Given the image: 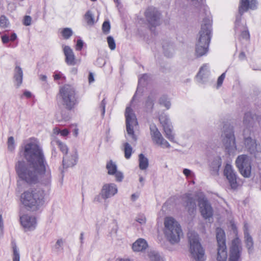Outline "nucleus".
I'll return each instance as SVG.
<instances>
[{
  "mask_svg": "<svg viewBox=\"0 0 261 261\" xmlns=\"http://www.w3.org/2000/svg\"><path fill=\"white\" fill-rule=\"evenodd\" d=\"M62 48L64 54L65 56V62L68 65H74L75 64V57L72 49L67 45H63Z\"/></svg>",
  "mask_w": 261,
  "mask_h": 261,
  "instance_id": "obj_23",
  "label": "nucleus"
},
{
  "mask_svg": "<svg viewBox=\"0 0 261 261\" xmlns=\"http://www.w3.org/2000/svg\"><path fill=\"white\" fill-rule=\"evenodd\" d=\"M183 200L186 202V208L190 215H193L196 211V204L195 199L191 194H186L183 196Z\"/></svg>",
  "mask_w": 261,
  "mask_h": 261,
  "instance_id": "obj_22",
  "label": "nucleus"
},
{
  "mask_svg": "<svg viewBox=\"0 0 261 261\" xmlns=\"http://www.w3.org/2000/svg\"><path fill=\"white\" fill-rule=\"evenodd\" d=\"M60 33L65 39H68L73 34V31L71 28H65L61 30Z\"/></svg>",
  "mask_w": 261,
  "mask_h": 261,
  "instance_id": "obj_37",
  "label": "nucleus"
},
{
  "mask_svg": "<svg viewBox=\"0 0 261 261\" xmlns=\"http://www.w3.org/2000/svg\"><path fill=\"white\" fill-rule=\"evenodd\" d=\"M198 205L201 215L205 219H208L213 215V209L207 199L201 195L198 199Z\"/></svg>",
  "mask_w": 261,
  "mask_h": 261,
  "instance_id": "obj_15",
  "label": "nucleus"
},
{
  "mask_svg": "<svg viewBox=\"0 0 261 261\" xmlns=\"http://www.w3.org/2000/svg\"><path fill=\"white\" fill-rule=\"evenodd\" d=\"M224 174L228 180L231 188H237L238 187L237 174L231 165L227 164L225 165L224 170Z\"/></svg>",
  "mask_w": 261,
  "mask_h": 261,
  "instance_id": "obj_18",
  "label": "nucleus"
},
{
  "mask_svg": "<svg viewBox=\"0 0 261 261\" xmlns=\"http://www.w3.org/2000/svg\"><path fill=\"white\" fill-rule=\"evenodd\" d=\"M122 150L124 153L125 158L126 159H130L133 152V148L131 145L128 142L123 143Z\"/></svg>",
  "mask_w": 261,
  "mask_h": 261,
  "instance_id": "obj_32",
  "label": "nucleus"
},
{
  "mask_svg": "<svg viewBox=\"0 0 261 261\" xmlns=\"http://www.w3.org/2000/svg\"><path fill=\"white\" fill-rule=\"evenodd\" d=\"M246 130H244V144L246 149L251 154L256 157L258 153L261 152V147L256 143V140L251 137L246 136Z\"/></svg>",
  "mask_w": 261,
  "mask_h": 261,
  "instance_id": "obj_14",
  "label": "nucleus"
},
{
  "mask_svg": "<svg viewBox=\"0 0 261 261\" xmlns=\"http://www.w3.org/2000/svg\"><path fill=\"white\" fill-rule=\"evenodd\" d=\"M210 67L208 64H203L200 68L199 71L197 74V77L202 79L208 76L210 73Z\"/></svg>",
  "mask_w": 261,
  "mask_h": 261,
  "instance_id": "obj_31",
  "label": "nucleus"
},
{
  "mask_svg": "<svg viewBox=\"0 0 261 261\" xmlns=\"http://www.w3.org/2000/svg\"><path fill=\"white\" fill-rule=\"evenodd\" d=\"M110 23L109 21H105L102 24V30L103 32L108 34L110 32Z\"/></svg>",
  "mask_w": 261,
  "mask_h": 261,
  "instance_id": "obj_48",
  "label": "nucleus"
},
{
  "mask_svg": "<svg viewBox=\"0 0 261 261\" xmlns=\"http://www.w3.org/2000/svg\"><path fill=\"white\" fill-rule=\"evenodd\" d=\"M106 105V102L105 101V99H103L102 100L101 104H100V108L101 109V115L102 116H104L105 113Z\"/></svg>",
  "mask_w": 261,
  "mask_h": 261,
  "instance_id": "obj_55",
  "label": "nucleus"
},
{
  "mask_svg": "<svg viewBox=\"0 0 261 261\" xmlns=\"http://www.w3.org/2000/svg\"><path fill=\"white\" fill-rule=\"evenodd\" d=\"M216 238L218 244L217 261H226L227 253L226 251L225 234L224 230L221 228H217Z\"/></svg>",
  "mask_w": 261,
  "mask_h": 261,
  "instance_id": "obj_7",
  "label": "nucleus"
},
{
  "mask_svg": "<svg viewBox=\"0 0 261 261\" xmlns=\"http://www.w3.org/2000/svg\"><path fill=\"white\" fill-rule=\"evenodd\" d=\"M221 159L219 156L215 158L211 162L210 167L213 175H218L220 167L221 166Z\"/></svg>",
  "mask_w": 261,
  "mask_h": 261,
  "instance_id": "obj_26",
  "label": "nucleus"
},
{
  "mask_svg": "<svg viewBox=\"0 0 261 261\" xmlns=\"http://www.w3.org/2000/svg\"><path fill=\"white\" fill-rule=\"evenodd\" d=\"M88 80H89V83L90 84L92 83V82H93L94 81V75H93V73L91 72H90L89 73V77H88Z\"/></svg>",
  "mask_w": 261,
  "mask_h": 261,
  "instance_id": "obj_57",
  "label": "nucleus"
},
{
  "mask_svg": "<svg viewBox=\"0 0 261 261\" xmlns=\"http://www.w3.org/2000/svg\"><path fill=\"white\" fill-rule=\"evenodd\" d=\"M2 41L3 43L6 44L9 42H13L17 39V35L13 33L3 35L2 37Z\"/></svg>",
  "mask_w": 261,
  "mask_h": 261,
  "instance_id": "obj_35",
  "label": "nucleus"
},
{
  "mask_svg": "<svg viewBox=\"0 0 261 261\" xmlns=\"http://www.w3.org/2000/svg\"><path fill=\"white\" fill-rule=\"evenodd\" d=\"M222 141L225 149L229 154H233L237 150L236 138L233 130L229 128L224 131L222 135Z\"/></svg>",
  "mask_w": 261,
  "mask_h": 261,
  "instance_id": "obj_10",
  "label": "nucleus"
},
{
  "mask_svg": "<svg viewBox=\"0 0 261 261\" xmlns=\"http://www.w3.org/2000/svg\"><path fill=\"white\" fill-rule=\"evenodd\" d=\"M8 20L4 16H1V28L6 27L8 24Z\"/></svg>",
  "mask_w": 261,
  "mask_h": 261,
  "instance_id": "obj_53",
  "label": "nucleus"
},
{
  "mask_svg": "<svg viewBox=\"0 0 261 261\" xmlns=\"http://www.w3.org/2000/svg\"><path fill=\"white\" fill-rule=\"evenodd\" d=\"M139 168L141 170H145L148 166V160L143 154L139 155Z\"/></svg>",
  "mask_w": 261,
  "mask_h": 261,
  "instance_id": "obj_33",
  "label": "nucleus"
},
{
  "mask_svg": "<svg viewBox=\"0 0 261 261\" xmlns=\"http://www.w3.org/2000/svg\"><path fill=\"white\" fill-rule=\"evenodd\" d=\"M69 132L67 129H63L61 130L60 136L62 137H66L69 134Z\"/></svg>",
  "mask_w": 261,
  "mask_h": 261,
  "instance_id": "obj_56",
  "label": "nucleus"
},
{
  "mask_svg": "<svg viewBox=\"0 0 261 261\" xmlns=\"http://www.w3.org/2000/svg\"><path fill=\"white\" fill-rule=\"evenodd\" d=\"M257 3L256 0H241L239 6V13L242 15L249 9L254 10L257 8Z\"/></svg>",
  "mask_w": 261,
  "mask_h": 261,
  "instance_id": "obj_21",
  "label": "nucleus"
},
{
  "mask_svg": "<svg viewBox=\"0 0 261 261\" xmlns=\"http://www.w3.org/2000/svg\"><path fill=\"white\" fill-rule=\"evenodd\" d=\"M64 240L62 239H58L54 245V249L56 251H59L63 249Z\"/></svg>",
  "mask_w": 261,
  "mask_h": 261,
  "instance_id": "obj_42",
  "label": "nucleus"
},
{
  "mask_svg": "<svg viewBox=\"0 0 261 261\" xmlns=\"http://www.w3.org/2000/svg\"><path fill=\"white\" fill-rule=\"evenodd\" d=\"M85 19L89 25H92L94 24L95 20L94 15L91 11H88L85 14Z\"/></svg>",
  "mask_w": 261,
  "mask_h": 261,
  "instance_id": "obj_38",
  "label": "nucleus"
},
{
  "mask_svg": "<svg viewBox=\"0 0 261 261\" xmlns=\"http://www.w3.org/2000/svg\"><path fill=\"white\" fill-rule=\"evenodd\" d=\"M239 21H240V20L239 19H237V21H236V32H237L238 31H239V29L238 27V25H239Z\"/></svg>",
  "mask_w": 261,
  "mask_h": 261,
  "instance_id": "obj_62",
  "label": "nucleus"
},
{
  "mask_svg": "<svg viewBox=\"0 0 261 261\" xmlns=\"http://www.w3.org/2000/svg\"><path fill=\"white\" fill-rule=\"evenodd\" d=\"M159 120L162 124L163 128L172 125L169 116L166 114H162L159 117Z\"/></svg>",
  "mask_w": 261,
  "mask_h": 261,
  "instance_id": "obj_36",
  "label": "nucleus"
},
{
  "mask_svg": "<svg viewBox=\"0 0 261 261\" xmlns=\"http://www.w3.org/2000/svg\"><path fill=\"white\" fill-rule=\"evenodd\" d=\"M8 148L10 151H13L15 149V142L13 137H10L8 139Z\"/></svg>",
  "mask_w": 261,
  "mask_h": 261,
  "instance_id": "obj_44",
  "label": "nucleus"
},
{
  "mask_svg": "<svg viewBox=\"0 0 261 261\" xmlns=\"http://www.w3.org/2000/svg\"><path fill=\"white\" fill-rule=\"evenodd\" d=\"M155 98L153 96H149L146 102L145 107L147 110H151L153 106Z\"/></svg>",
  "mask_w": 261,
  "mask_h": 261,
  "instance_id": "obj_41",
  "label": "nucleus"
},
{
  "mask_svg": "<svg viewBox=\"0 0 261 261\" xmlns=\"http://www.w3.org/2000/svg\"><path fill=\"white\" fill-rule=\"evenodd\" d=\"M253 121L254 116L251 112H248L245 114L243 119V123L245 126H251L253 124Z\"/></svg>",
  "mask_w": 261,
  "mask_h": 261,
  "instance_id": "obj_34",
  "label": "nucleus"
},
{
  "mask_svg": "<svg viewBox=\"0 0 261 261\" xmlns=\"http://www.w3.org/2000/svg\"><path fill=\"white\" fill-rule=\"evenodd\" d=\"M78 154L76 150H73L69 153L65 154L63 156V166L68 168L74 166L77 161Z\"/></svg>",
  "mask_w": 261,
  "mask_h": 261,
  "instance_id": "obj_20",
  "label": "nucleus"
},
{
  "mask_svg": "<svg viewBox=\"0 0 261 261\" xmlns=\"http://www.w3.org/2000/svg\"><path fill=\"white\" fill-rule=\"evenodd\" d=\"M139 197V194L134 193L131 196V199L133 201H135Z\"/></svg>",
  "mask_w": 261,
  "mask_h": 261,
  "instance_id": "obj_60",
  "label": "nucleus"
},
{
  "mask_svg": "<svg viewBox=\"0 0 261 261\" xmlns=\"http://www.w3.org/2000/svg\"><path fill=\"white\" fill-rule=\"evenodd\" d=\"M146 18L148 22L152 26L160 24V13L154 8H148L145 12Z\"/></svg>",
  "mask_w": 261,
  "mask_h": 261,
  "instance_id": "obj_17",
  "label": "nucleus"
},
{
  "mask_svg": "<svg viewBox=\"0 0 261 261\" xmlns=\"http://www.w3.org/2000/svg\"><path fill=\"white\" fill-rule=\"evenodd\" d=\"M14 83L17 87L22 84L23 79V70L18 64H16L14 69Z\"/></svg>",
  "mask_w": 261,
  "mask_h": 261,
  "instance_id": "obj_24",
  "label": "nucleus"
},
{
  "mask_svg": "<svg viewBox=\"0 0 261 261\" xmlns=\"http://www.w3.org/2000/svg\"><path fill=\"white\" fill-rule=\"evenodd\" d=\"M51 144L53 147H54L55 146H57L63 154H66L68 153V149L67 145L57 138H54L51 141Z\"/></svg>",
  "mask_w": 261,
  "mask_h": 261,
  "instance_id": "obj_27",
  "label": "nucleus"
},
{
  "mask_svg": "<svg viewBox=\"0 0 261 261\" xmlns=\"http://www.w3.org/2000/svg\"><path fill=\"white\" fill-rule=\"evenodd\" d=\"M23 95L28 97V98H29L31 96V93L29 91H24V93H23Z\"/></svg>",
  "mask_w": 261,
  "mask_h": 261,
  "instance_id": "obj_61",
  "label": "nucleus"
},
{
  "mask_svg": "<svg viewBox=\"0 0 261 261\" xmlns=\"http://www.w3.org/2000/svg\"><path fill=\"white\" fill-rule=\"evenodd\" d=\"M107 42L109 48L111 50H114L116 48L115 41L112 36H108L107 37Z\"/></svg>",
  "mask_w": 261,
  "mask_h": 261,
  "instance_id": "obj_43",
  "label": "nucleus"
},
{
  "mask_svg": "<svg viewBox=\"0 0 261 261\" xmlns=\"http://www.w3.org/2000/svg\"><path fill=\"white\" fill-rule=\"evenodd\" d=\"M106 168L108 173L109 175H114L116 181L121 182L122 181L124 176L122 172L117 170V167L115 163L110 161L107 163Z\"/></svg>",
  "mask_w": 261,
  "mask_h": 261,
  "instance_id": "obj_19",
  "label": "nucleus"
},
{
  "mask_svg": "<svg viewBox=\"0 0 261 261\" xmlns=\"http://www.w3.org/2000/svg\"><path fill=\"white\" fill-rule=\"evenodd\" d=\"M13 255L12 260L13 261H20V253L18 249L17 246L14 245L13 246Z\"/></svg>",
  "mask_w": 261,
  "mask_h": 261,
  "instance_id": "obj_40",
  "label": "nucleus"
},
{
  "mask_svg": "<svg viewBox=\"0 0 261 261\" xmlns=\"http://www.w3.org/2000/svg\"><path fill=\"white\" fill-rule=\"evenodd\" d=\"M148 75L146 74H144L142 75L141 77H140L139 79V85H141L144 84V83L148 79Z\"/></svg>",
  "mask_w": 261,
  "mask_h": 261,
  "instance_id": "obj_52",
  "label": "nucleus"
},
{
  "mask_svg": "<svg viewBox=\"0 0 261 261\" xmlns=\"http://www.w3.org/2000/svg\"><path fill=\"white\" fill-rule=\"evenodd\" d=\"M32 22V18L30 16H25L23 19V24L26 26L31 25Z\"/></svg>",
  "mask_w": 261,
  "mask_h": 261,
  "instance_id": "obj_51",
  "label": "nucleus"
},
{
  "mask_svg": "<svg viewBox=\"0 0 261 261\" xmlns=\"http://www.w3.org/2000/svg\"><path fill=\"white\" fill-rule=\"evenodd\" d=\"M250 35L248 31L243 27V29L241 34V37L243 39L248 40L249 38Z\"/></svg>",
  "mask_w": 261,
  "mask_h": 261,
  "instance_id": "obj_47",
  "label": "nucleus"
},
{
  "mask_svg": "<svg viewBox=\"0 0 261 261\" xmlns=\"http://www.w3.org/2000/svg\"><path fill=\"white\" fill-rule=\"evenodd\" d=\"M45 195L44 190L37 188L23 193L20 197V201L25 206L36 210L44 204Z\"/></svg>",
  "mask_w": 261,
  "mask_h": 261,
  "instance_id": "obj_3",
  "label": "nucleus"
},
{
  "mask_svg": "<svg viewBox=\"0 0 261 261\" xmlns=\"http://www.w3.org/2000/svg\"><path fill=\"white\" fill-rule=\"evenodd\" d=\"M245 241L249 253L252 252L253 250V241L252 237L249 235L247 229L244 230Z\"/></svg>",
  "mask_w": 261,
  "mask_h": 261,
  "instance_id": "obj_29",
  "label": "nucleus"
},
{
  "mask_svg": "<svg viewBox=\"0 0 261 261\" xmlns=\"http://www.w3.org/2000/svg\"><path fill=\"white\" fill-rule=\"evenodd\" d=\"M166 137L171 142L176 143L175 134L173 132V126L170 125L163 128Z\"/></svg>",
  "mask_w": 261,
  "mask_h": 261,
  "instance_id": "obj_28",
  "label": "nucleus"
},
{
  "mask_svg": "<svg viewBox=\"0 0 261 261\" xmlns=\"http://www.w3.org/2000/svg\"><path fill=\"white\" fill-rule=\"evenodd\" d=\"M20 223L25 231H33L37 227V222L35 216L26 214L20 217Z\"/></svg>",
  "mask_w": 261,
  "mask_h": 261,
  "instance_id": "obj_16",
  "label": "nucleus"
},
{
  "mask_svg": "<svg viewBox=\"0 0 261 261\" xmlns=\"http://www.w3.org/2000/svg\"><path fill=\"white\" fill-rule=\"evenodd\" d=\"M61 129L58 127H56L53 129V133L54 135H60Z\"/></svg>",
  "mask_w": 261,
  "mask_h": 261,
  "instance_id": "obj_59",
  "label": "nucleus"
},
{
  "mask_svg": "<svg viewBox=\"0 0 261 261\" xmlns=\"http://www.w3.org/2000/svg\"><path fill=\"white\" fill-rule=\"evenodd\" d=\"M245 54L243 52L241 53L239 55V59L240 60H243L245 58Z\"/></svg>",
  "mask_w": 261,
  "mask_h": 261,
  "instance_id": "obj_63",
  "label": "nucleus"
},
{
  "mask_svg": "<svg viewBox=\"0 0 261 261\" xmlns=\"http://www.w3.org/2000/svg\"><path fill=\"white\" fill-rule=\"evenodd\" d=\"M183 174L188 178H192L194 177V173L190 169H184L183 170Z\"/></svg>",
  "mask_w": 261,
  "mask_h": 261,
  "instance_id": "obj_46",
  "label": "nucleus"
},
{
  "mask_svg": "<svg viewBox=\"0 0 261 261\" xmlns=\"http://www.w3.org/2000/svg\"><path fill=\"white\" fill-rule=\"evenodd\" d=\"M164 233L167 240L172 244L178 243L183 233L178 222L171 217H167L164 220Z\"/></svg>",
  "mask_w": 261,
  "mask_h": 261,
  "instance_id": "obj_4",
  "label": "nucleus"
},
{
  "mask_svg": "<svg viewBox=\"0 0 261 261\" xmlns=\"http://www.w3.org/2000/svg\"><path fill=\"white\" fill-rule=\"evenodd\" d=\"M136 221L140 224L143 225L146 223V219L144 214H139L137 216Z\"/></svg>",
  "mask_w": 261,
  "mask_h": 261,
  "instance_id": "obj_45",
  "label": "nucleus"
},
{
  "mask_svg": "<svg viewBox=\"0 0 261 261\" xmlns=\"http://www.w3.org/2000/svg\"><path fill=\"white\" fill-rule=\"evenodd\" d=\"M39 78L40 80L43 82H47V76L44 74H40L39 75Z\"/></svg>",
  "mask_w": 261,
  "mask_h": 261,
  "instance_id": "obj_58",
  "label": "nucleus"
},
{
  "mask_svg": "<svg viewBox=\"0 0 261 261\" xmlns=\"http://www.w3.org/2000/svg\"><path fill=\"white\" fill-rule=\"evenodd\" d=\"M118 193V188L114 183H107L104 184L101 189L99 195L94 198V201L100 202V197L104 200L110 198Z\"/></svg>",
  "mask_w": 261,
  "mask_h": 261,
  "instance_id": "obj_12",
  "label": "nucleus"
},
{
  "mask_svg": "<svg viewBox=\"0 0 261 261\" xmlns=\"http://www.w3.org/2000/svg\"><path fill=\"white\" fill-rule=\"evenodd\" d=\"M241 241L239 239L236 238L232 241L230 248L228 261H241Z\"/></svg>",
  "mask_w": 261,
  "mask_h": 261,
  "instance_id": "obj_13",
  "label": "nucleus"
},
{
  "mask_svg": "<svg viewBox=\"0 0 261 261\" xmlns=\"http://www.w3.org/2000/svg\"><path fill=\"white\" fill-rule=\"evenodd\" d=\"M58 98L62 105L67 110H71L77 103L74 88L70 85H65L60 87Z\"/></svg>",
  "mask_w": 261,
  "mask_h": 261,
  "instance_id": "obj_5",
  "label": "nucleus"
},
{
  "mask_svg": "<svg viewBox=\"0 0 261 261\" xmlns=\"http://www.w3.org/2000/svg\"><path fill=\"white\" fill-rule=\"evenodd\" d=\"M83 46V42L82 40L79 39L77 40L76 44V49L77 50H81Z\"/></svg>",
  "mask_w": 261,
  "mask_h": 261,
  "instance_id": "obj_54",
  "label": "nucleus"
},
{
  "mask_svg": "<svg viewBox=\"0 0 261 261\" xmlns=\"http://www.w3.org/2000/svg\"><path fill=\"white\" fill-rule=\"evenodd\" d=\"M188 237L191 257L196 261H204L205 260L204 250L199 242L198 234L194 231H190L188 233Z\"/></svg>",
  "mask_w": 261,
  "mask_h": 261,
  "instance_id": "obj_6",
  "label": "nucleus"
},
{
  "mask_svg": "<svg viewBox=\"0 0 261 261\" xmlns=\"http://www.w3.org/2000/svg\"><path fill=\"white\" fill-rule=\"evenodd\" d=\"M149 128L151 139L155 144L164 148H170V144L164 138L155 124H151L150 125Z\"/></svg>",
  "mask_w": 261,
  "mask_h": 261,
  "instance_id": "obj_11",
  "label": "nucleus"
},
{
  "mask_svg": "<svg viewBox=\"0 0 261 261\" xmlns=\"http://www.w3.org/2000/svg\"><path fill=\"white\" fill-rule=\"evenodd\" d=\"M148 256L152 261H162V258L159 253L154 250H150Z\"/></svg>",
  "mask_w": 261,
  "mask_h": 261,
  "instance_id": "obj_39",
  "label": "nucleus"
},
{
  "mask_svg": "<svg viewBox=\"0 0 261 261\" xmlns=\"http://www.w3.org/2000/svg\"><path fill=\"white\" fill-rule=\"evenodd\" d=\"M159 103L161 107H165L167 110H169L171 106L170 99L166 95H163L160 98Z\"/></svg>",
  "mask_w": 261,
  "mask_h": 261,
  "instance_id": "obj_30",
  "label": "nucleus"
},
{
  "mask_svg": "<svg viewBox=\"0 0 261 261\" xmlns=\"http://www.w3.org/2000/svg\"><path fill=\"white\" fill-rule=\"evenodd\" d=\"M212 36V16L208 10H205L202 18L199 37L196 45L195 54L197 57L205 55L208 51V47Z\"/></svg>",
  "mask_w": 261,
  "mask_h": 261,
  "instance_id": "obj_2",
  "label": "nucleus"
},
{
  "mask_svg": "<svg viewBox=\"0 0 261 261\" xmlns=\"http://www.w3.org/2000/svg\"><path fill=\"white\" fill-rule=\"evenodd\" d=\"M23 154L27 161H19L16 165V171L19 177L32 184L37 182L49 186L51 181V172L39 141L31 138L24 144Z\"/></svg>",
  "mask_w": 261,
  "mask_h": 261,
  "instance_id": "obj_1",
  "label": "nucleus"
},
{
  "mask_svg": "<svg viewBox=\"0 0 261 261\" xmlns=\"http://www.w3.org/2000/svg\"><path fill=\"white\" fill-rule=\"evenodd\" d=\"M236 165L241 175L246 178H248L251 173V161L247 155H239L236 160Z\"/></svg>",
  "mask_w": 261,
  "mask_h": 261,
  "instance_id": "obj_9",
  "label": "nucleus"
},
{
  "mask_svg": "<svg viewBox=\"0 0 261 261\" xmlns=\"http://www.w3.org/2000/svg\"><path fill=\"white\" fill-rule=\"evenodd\" d=\"M225 77V72L223 73L218 79L217 81V87H220Z\"/></svg>",
  "mask_w": 261,
  "mask_h": 261,
  "instance_id": "obj_50",
  "label": "nucleus"
},
{
  "mask_svg": "<svg viewBox=\"0 0 261 261\" xmlns=\"http://www.w3.org/2000/svg\"><path fill=\"white\" fill-rule=\"evenodd\" d=\"M125 116L127 136L130 139L136 141L137 137L134 134V127L138 125V122L135 113L130 107H127L125 110Z\"/></svg>",
  "mask_w": 261,
  "mask_h": 261,
  "instance_id": "obj_8",
  "label": "nucleus"
},
{
  "mask_svg": "<svg viewBox=\"0 0 261 261\" xmlns=\"http://www.w3.org/2000/svg\"><path fill=\"white\" fill-rule=\"evenodd\" d=\"M54 78L55 81H58L65 79V76L61 72H56L54 74Z\"/></svg>",
  "mask_w": 261,
  "mask_h": 261,
  "instance_id": "obj_49",
  "label": "nucleus"
},
{
  "mask_svg": "<svg viewBox=\"0 0 261 261\" xmlns=\"http://www.w3.org/2000/svg\"><path fill=\"white\" fill-rule=\"evenodd\" d=\"M117 261H130L129 259L126 258H121L118 259Z\"/></svg>",
  "mask_w": 261,
  "mask_h": 261,
  "instance_id": "obj_64",
  "label": "nucleus"
},
{
  "mask_svg": "<svg viewBox=\"0 0 261 261\" xmlns=\"http://www.w3.org/2000/svg\"><path fill=\"white\" fill-rule=\"evenodd\" d=\"M148 244L147 242L143 239H138L132 245V249L135 252L143 251L147 248Z\"/></svg>",
  "mask_w": 261,
  "mask_h": 261,
  "instance_id": "obj_25",
  "label": "nucleus"
}]
</instances>
